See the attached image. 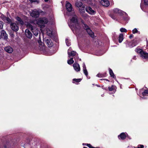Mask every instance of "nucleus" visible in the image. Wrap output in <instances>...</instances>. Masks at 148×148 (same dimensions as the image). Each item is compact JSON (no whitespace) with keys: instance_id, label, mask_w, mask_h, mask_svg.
I'll return each mask as SVG.
<instances>
[{"instance_id":"1","label":"nucleus","mask_w":148,"mask_h":148,"mask_svg":"<svg viewBox=\"0 0 148 148\" xmlns=\"http://www.w3.org/2000/svg\"><path fill=\"white\" fill-rule=\"evenodd\" d=\"M69 26L74 33L79 34L82 32L79 22L75 14H74L71 19L70 24Z\"/></svg>"},{"instance_id":"18","label":"nucleus","mask_w":148,"mask_h":148,"mask_svg":"<svg viewBox=\"0 0 148 148\" xmlns=\"http://www.w3.org/2000/svg\"><path fill=\"white\" fill-rule=\"evenodd\" d=\"M75 6L78 8L81 7L84 5L82 2L78 1L75 3Z\"/></svg>"},{"instance_id":"43","label":"nucleus","mask_w":148,"mask_h":148,"mask_svg":"<svg viewBox=\"0 0 148 148\" xmlns=\"http://www.w3.org/2000/svg\"><path fill=\"white\" fill-rule=\"evenodd\" d=\"M29 1L31 3H33L34 1V0H29Z\"/></svg>"},{"instance_id":"40","label":"nucleus","mask_w":148,"mask_h":148,"mask_svg":"<svg viewBox=\"0 0 148 148\" xmlns=\"http://www.w3.org/2000/svg\"><path fill=\"white\" fill-rule=\"evenodd\" d=\"M34 2L36 3H39V0H34Z\"/></svg>"},{"instance_id":"48","label":"nucleus","mask_w":148,"mask_h":148,"mask_svg":"<svg viewBox=\"0 0 148 148\" xmlns=\"http://www.w3.org/2000/svg\"><path fill=\"white\" fill-rule=\"evenodd\" d=\"M67 39H66V42H67Z\"/></svg>"},{"instance_id":"37","label":"nucleus","mask_w":148,"mask_h":148,"mask_svg":"<svg viewBox=\"0 0 148 148\" xmlns=\"http://www.w3.org/2000/svg\"><path fill=\"white\" fill-rule=\"evenodd\" d=\"M144 3L146 5H148V0H144Z\"/></svg>"},{"instance_id":"15","label":"nucleus","mask_w":148,"mask_h":148,"mask_svg":"<svg viewBox=\"0 0 148 148\" xmlns=\"http://www.w3.org/2000/svg\"><path fill=\"white\" fill-rule=\"evenodd\" d=\"M113 12H114L115 13H117L120 14H121L123 12L121 10L117 8H115L113 10Z\"/></svg>"},{"instance_id":"23","label":"nucleus","mask_w":148,"mask_h":148,"mask_svg":"<svg viewBox=\"0 0 148 148\" xmlns=\"http://www.w3.org/2000/svg\"><path fill=\"white\" fill-rule=\"evenodd\" d=\"M73 58H71L69 60H68L67 61V63L68 64L70 65L72 64L74 62V61L73 60Z\"/></svg>"},{"instance_id":"41","label":"nucleus","mask_w":148,"mask_h":148,"mask_svg":"<svg viewBox=\"0 0 148 148\" xmlns=\"http://www.w3.org/2000/svg\"><path fill=\"white\" fill-rule=\"evenodd\" d=\"M29 26L30 28H31V30H32L33 29V27L32 25H29Z\"/></svg>"},{"instance_id":"16","label":"nucleus","mask_w":148,"mask_h":148,"mask_svg":"<svg viewBox=\"0 0 148 148\" xmlns=\"http://www.w3.org/2000/svg\"><path fill=\"white\" fill-rule=\"evenodd\" d=\"M126 137V136L124 133H121L118 136V137L119 138V137L121 140L125 139Z\"/></svg>"},{"instance_id":"36","label":"nucleus","mask_w":148,"mask_h":148,"mask_svg":"<svg viewBox=\"0 0 148 148\" xmlns=\"http://www.w3.org/2000/svg\"><path fill=\"white\" fill-rule=\"evenodd\" d=\"M38 43H39V44L40 45H41V46H43V45H44L43 43L42 42H41V40H39L38 41Z\"/></svg>"},{"instance_id":"12","label":"nucleus","mask_w":148,"mask_h":148,"mask_svg":"<svg viewBox=\"0 0 148 148\" xmlns=\"http://www.w3.org/2000/svg\"><path fill=\"white\" fill-rule=\"evenodd\" d=\"M25 34L27 37L31 38L32 37V34L31 32L28 29L25 30Z\"/></svg>"},{"instance_id":"21","label":"nucleus","mask_w":148,"mask_h":148,"mask_svg":"<svg viewBox=\"0 0 148 148\" xmlns=\"http://www.w3.org/2000/svg\"><path fill=\"white\" fill-rule=\"evenodd\" d=\"M123 39V34H120L119 36V42L121 43Z\"/></svg>"},{"instance_id":"30","label":"nucleus","mask_w":148,"mask_h":148,"mask_svg":"<svg viewBox=\"0 0 148 148\" xmlns=\"http://www.w3.org/2000/svg\"><path fill=\"white\" fill-rule=\"evenodd\" d=\"M120 31L121 32H126L127 31V30L126 29L123 28H121L120 29Z\"/></svg>"},{"instance_id":"46","label":"nucleus","mask_w":148,"mask_h":148,"mask_svg":"<svg viewBox=\"0 0 148 148\" xmlns=\"http://www.w3.org/2000/svg\"><path fill=\"white\" fill-rule=\"evenodd\" d=\"M38 34V32L37 34H36V36H37Z\"/></svg>"},{"instance_id":"38","label":"nucleus","mask_w":148,"mask_h":148,"mask_svg":"<svg viewBox=\"0 0 148 148\" xmlns=\"http://www.w3.org/2000/svg\"><path fill=\"white\" fill-rule=\"evenodd\" d=\"M144 146L143 145H139L138 147V148H143Z\"/></svg>"},{"instance_id":"35","label":"nucleus","mask_w":148,"mask_h":148,"mask_svg":"<svg viewBox=\"0 0 148 148\" xmlns=\"http://www.w3.org/2000/svg\"><path fill=\"white\" fill-rule=\"evenodd\" d=\"M87 146L89 148H97V147H92L90 144H87Z\"/></svg>"},{"instance_id":"44","label":"nucleus","mask_w":148,"mask_h":148,"mask_svg":"<svg viewBox=\"0 0 148 148\" xmlns=\"http://www.w3.org/2000/svg\"><path fill=\"white\" fill-rule=\"evenodd\" d=\"M49 0H45V2H47Z\"/></svg>"},{"instance_id":"7","label":"nucleus","mask_w":148,"mask_h":148,"mask_svg":"<svg viewBox=\"0 0 148 148\" xmlns=\"http://www.w3.org/2000/svg\"><path fill=\"white\" fill-rule=\"evenodd\" d=\"M66 6L67 10L69 12H71L72 11V5L68 1H66Z\"/></svg>"},{"instance_id":"32","label":"nucleus","mask_w":148,"mask_h":148,"mask_svg":"<svg viewBox=\"0 0 148 148\" xmlns=\"http://www.w3.org/2000/svg\"><path fill=\"white\" fill-rule=\"evenodd\" d=\"M3 23L1 21H0V29L3 28Z\"/></svg>"},{"instance_id":"14","label":"nucleus","mask_w":148,"mask_h":148,"mask_svg":"<svg viewBox=\"0 0 148 148\" xmlns=\"http://www.w3.org/2000/svg\"><path fill=\"white\" fill-rule=\"evenodd\" d=\"M5 50L7 52L11 53L13 52L12 49L10 46H7L4 48Z\"/></svg>"},{"instance_id":"10","label":"nucleus","mask_w":148,"mask_h":148,"mask_svg":"<svg viewBox=\"0 0 148 148\" xmlns=\"http://www.w3.org/2000/svg\"><path fill=\"white\" fill-rule=\"evenodd\" d=\"M100 3L102 5L106 7H108L110 5L109 1L107 0H102Z\"/></svg>"},{"instance_id":"17","label":"nucleus","mask_w":148,"mask_h":148,"mask_svg":"<svg viewBox=\"0 0 148 148\" xmlns=\"http://www.w3.org/2000/svg\"><path fill=\"white\" fill-rule=\"evenodd\" d=\"M2 19L5 21H7L9 23L11 21V20L8 17L3 16L2 17Z\"/></svg>"},{"instance_id":"28","label":"nucleus","mask_w":148,"mask_h":148,"mask_svg":"<svg viewBox=\"0 0 148 148\" xmlns=\"http://www.w3.org/2000/svg\"><path fill=\"white\" fill-rule=\"evenodd\" d=\"M82 26L85 29H86V30H87V29H88L89 28L88 27V26L85 24H84V23L82 25Z\"/></svg>"},{"instance_id":"47","label":"nucleus","mask_w":148,"mask_h":148,"mask_svg":"<svg viewBox=\"0 0 148 148\" xmlns=\"http://www.w3.org/2000/svg\"><path fill=\"white\" fill-rule=\"evenodd\" d=\"M104 79V80H107V81H108V80L107 79Z\"/></svg>"},{"instance_id":"6","label":"nucleus","mask_w":148,"mask_h":148,"mask_svg":"<svg viewBox=\"0 0 148 148\" xmlns=\"http://www.w3.org/2000/svg\"><path fill=\"white\" fill-rule=\"evenodd\" d=\"M10 27L11 29L15 32H17L19 28L18 26L15 23H11Z\"/></svg>"},{"instance_id":"49","label":"nucleus","mask_w":148,"mask_h":148,"mask_svg":"<svg viewBox=\"0 0 148 148\" xmlns=\"http://www.w3.org/2000/svg\"><path fill=\"white\" fill-rule=\"evenodd\" d=\"M100 80H102V79H100Z\"/></svg>"},{"instance_id":"24","label":"nucleus","mask_w":148,"mask_h":148,"mask_svg":"<svg viewBox=\"0 0 148 148\" xmlns=\"http://www.w3.org/2000/svg\"><path fill=\"white\" fill-rule=\"evenodd\" d=\"M79 9V11L81 13H83L85 12V6L83 5L80 7Z\"/></svg>"},{"instance_id":"4","label":"nucleus","mask_w":148,"mask_h":148,"mask_svg":"<svg viewBox=\"0 0 148 148\" xmlns=\"http://www.w3.org/2000/svg\"><path fill=\"white\" fill-rule=\"evenodd\" d=\"M48 22V20L47 18H40L37 21V24L38 25L45 24H46Z\"/></svg>"},{"instance_id":"27","label":"nucleus","mask_w":148,"mask_h":148,"mask_svg":"<svg viewBox=\"0 0 148 148\" xmlns=\"http://www.w3.org/2000/svg\"><path fill=\"white\" fill-rule=\"evenodd\" d=\"M109 73L111 77H112L113 78H115V76L112 70L110 69H109Z\"/></svg>"},{"instance_id":"9","label":"nucleus","mask_w":148,"mask_h":148,"mask_svg":"<svg viewBox=\"0 0 148 148\" xmlns=\"http://www.w3.org/2000/svg\"><path fill=\"white\" fill-rule=\"evenodd\" d=\"M73 66L74 70L77 72L79 71L80 70V68L79 64L76 63L73 64Z\"/></svg>"},{"instance_id":"45","label":"nucleus","mask_w":148,"mask_h":148,"mask_svg":"<svg viewBox=\"0 0 148 148\" xmlns=\"http://www.w3.org/2000/svg\"><path fill=\"white\" fill-rule=\"evenodd\" d=\"M66 45L68 46H69L70 45L69 44H66Z\"/></svg>"},{"instance_id":"22","label":"nucleus","mask_w":148,"mask_h":148,"mask_svg":"<svg viewBox=\"0 0 148 148\" xmlns=\"http://www.w3.org/2000/svg\"><path fill=\"white\" fill-rule=\"evenodd\" d=\"M16 20L18 21V23L21 25H23L24 24L23 21L19 17H17L16 18Z\"/></svg>"},{"instance_id":"5","label":"nucleus","mask_w":148,"mask_h":148,"mask_svg":"<svg viewBox=\"0 0 148 148\" xmlns=\"http://www.w3.org/2000/svg\"><path fill=\"white\" fill-rule=\"evenodd\" d=\"M85 10L90 15H94L96 13V11L89 6L86 7Z\"/></svg>"},{"instance_id":"2","label":"nucleus","mask_w":148,"mask_h":148,"mask_svg":"<svg viewBox=\"0 0 148 148\" xmlns=\"http://www.w3.org/2000/svg\"><path fill=\"white\" fill-rule=\"evenodd\" d=\"M135 51L140 54L141 57L142 58L145 59L148 58V53L143 51L142 49H136Z\"/></svg>"},{"instance_id":"42","label":"nucleus","mask_w":148,"mask_h":148,"mask_svg":"<svg viewBox=\"0 0 148 148\" xmlns=\"http://www.w3.org/2000/svg\"><path fill=\"white\" fill-rule=\"evenodd\" d=\"M133 37V35L132 34H131L129 38H132Z\"/></svg>"},{"instance_id":"20","label":"nucleus","mask_w":148,"mask_h":148,"mask_svg":"<svg viewBox=\"0 0 148 148\" xmlns=\"http://www.w3.org/2000/svg\"><path fill=\"white\" fill-rule=\"evenodd\" d=\"M83 71L84 73L86 76H87L88 75V72L86 69V66L85 65H84L83 66Z\"/></svg>"},{"instance_id":"13","label":"nucleus","mask_w":148,"mask_h":148,"mask_svg":"<svg viewBox=\"0 0 148 148\" xmlns=\"http://www.w3.org/2000/svg\"><path fill=\"white\" fill-rule=\"evenodd\" d=\"M46 44L48 46L51 47L53 45V43L52 40L50 38L47 39L45 41Z\"/></svg>"},{"instance_id":"34","label":"nucleus","mask_w":148,"mask_h":148,"mask_svg":"<svg viewBox=\"0 0 148 148\" xmlns=\"http://www.w3.org/2000/svg\"><path fill=\"white\" fill-rule=\"evenodd\" d=\"M109 90L110 91H112L113 90L114 88L113 86H112L111 87H108Z\"/></svg>"},{"instance_id":"8","label":"nucleus","mask_w":148,"mask_h":148,"mask_svg":"<svg viewBox=\"0 0 148 148\" xmlns=\"http://www.w3.org/2000/svg\"><path fill=\"white\" fill-rule=\"evenodd\" d=\"M1 37L3 38L4 39L6 40L8 39V35L6 33L5 31L2 30L1 32Z\"/></svg>"},{"instance_id":"19","label":"nucleus","mask_w":148,"mask_h":148,"mask_svg":"<svg viewBox=\"0 0 148 148\" xmlns=\"http://www.w3.org/2000/svg\"><path fill=\"white\" fill-rule=\"evenodd\" d=\"M86 31L88 34L90 36L92 37H94V33L90 29V28L89 29H87Z\"/></svg>"},{"instance_id":"26","label":"nucleus","mask_w":148,"mask_h":148,"mask_svg":"<svg viewBox=\"0 0 148 148\" xmlns=\"http://www.w3.org/2000/svg\"><path fill=\"white\" fill-rule=\"evenodd\" d=\"M106 73H104L103 74L98 73L97 75V76L99 77H105Z\"/></svg>"},{"instance_id":"29","label":"nucleus","mask_w":148,"mask_h":148,"mask_svg":"<svg viewBox=\"0 0 148 148\" xmlns=\"http://www.w3.org/2000/svg\"><path fill=\"white\" fill-rule=\"evenodd\" d=\"M147 94H148V90H145L144 92L142 93V94L143 96Z\"/></svg>"},{"instance_id":"11","label":"nucleus","mask_w":148,"mask_h":148,"mask_svg":"<svg viewBox=\"0 0 148 148\" xmlns=\"http://www.w3.org/2000/svg\"><path fill=\"white\" fill-rule=\"evenodd\" d=\"M76 54V53L74 51H71V50L69 49L68 50V56L69 58H71V56H75Z\"/></svg>"},{"instance_id":"33","label":"nucleus","mask_w":148,"mask_h":148,"mask_svg":"<svg viewBox=\"0 0 148 148\" xmlns=\"http://www.w3.org/2000/svg\"><path fill=\"white\" fill-rule=\"evenodd\" d=\"M138 32V30L136 28L132 30V33L134 34L136 33H137Z\"/></svg>"},{"instance_id":"39","label":"nucleus","mask_w":148,"mask_h":148,"mask_svg":"<svg viewBox=\"0 0 148 148\" xmlns=\"http://www.w3.org/2000/svg\"><path fill=\"white\" fill-rule=\"evenodd\" d=\"M110 17L113 19H114L116 18V17H115V16L113 15H110Z\"/></svg>"},{"instance_id":"31","label":"nucleus","mask_w":148,"mask_h":148,"mask_svg":"<svg viewBox=\"0 0 148 148\" xmlns=\"http://www.w3.org/2000/svg\"><path fill=\"white\" fill-rule=\"evenodd\" d=\"M81 79H73V81H75L77 82H79L81 81Z\"/></svg>"},{"instance_id":"25","label":"nucleus","mask_w":148,"mask_h":148,"mask_svg":"<svg viewBox=\"0 0 148 148\" xmlns=\"http://www.w3.org/2000/svg\"><path fill=\"white\" fill-rule=\"evenodd\" d=\"M47 35L50 37H51L52 35V31L48 29H47Z\"/></svg>"},{"instance_id":"3","label":"nucleus","mask_w":148,"mask_h":148,"mask_svg":"<svg viewBox=\"0 0 148 148\" xmlns=\"http://www.w3.org/2000/svg\"><path fill=\"white\" fill-rule=\"evenodd\" d=\"M43 12V11L41 10L35 9L33 10L31 15L33 17L37 18L39 16L40 13Z\"/></svg>"}]
</instances>
